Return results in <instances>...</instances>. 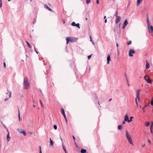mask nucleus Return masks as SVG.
<instances>
[{
    "label": "nucleus",
    "mask_w": 153,
    "mask_h": 153,
    "mask_svg": "<svg viewBox=\"0 0 153 153\" xmlns=\"http://www.w3.org/2000/svg\"><path fill=\"white\" fill-rule=\"evenodd\" d=\"M23 85L24 89H27L29 87V83L28 81V78L27 77H25L24 79Z\"/></svg>",
    "instance_id": "obj_1"
},
{
    "label": "nucleus",
    "mask_w": 153,
    "mask_h": 153,
    "mask_svg": "<svg viewBox=\"0 0 153 153\" xmlns=\"http://www.w3.org/2000/svg\"><path fill=\"white\" fill-rule=\"evenodd\" d=\"M141 90V89H138L137 90V92L136 97L135 98V102L137 106L138 105V103L137 100V98L139 100H140V93Z\"/></svg>",
    "instance_id": "obj_2"
},
{
    "label": "nucleus",
    "mask_w": 153,
    "mask_h": 153,
    "mask_svg": "<svg viewBox=\"0 0 153 153\" xmlns=\"http://www.w3.org/2000/svg\"><path fill=\"white\" fill-rule=\"evenodd\" d=\"M135 53V51L132 49H130L129 51V56L130 57H132L133 56L132 54H134Z\"/></svg>",
    "instance_id": "obj_3"
},
{
    "label": "nucleus",
    "mask_w": 153,
    "mask_h": 153,
    "mask_svg": "<svg viewBox=\"0 0 153 153\" xmlns=\"http://www.w3.org/2000/svg\"><path fill=\"white\" fill-rule=\"evenodd\" d=\"M71 25L72 26H76V27H78L79 29L80 28V27L79 26V23H78L77 24H76L75 22H73L71 23Z\"/></svg>",
    "instance_id": "obj_4"
},
{
    "label": "nucleus",
    "mask_w": 153,
    "mask_h": 153,
    "mask_svg": "<svg viewBox=\"0 0 153 153\" xmlns=\"http://www.w3.org/2000/svg\"><path fill=\"white\" fill-rule=\"evenodd\" d=\"M128 24V22L127 21V19H126L125 20V21L124 22V23L123 24V25L122 26V28L123 29H124L125 28L126 26Z\"/></svg>",
    "instance_id": "obj_5"
},
{
    "label": "nucleus",
    "mask_w": 153,
    "mask_h": 153,
    "mask_svg": "<svg viewBox=\"0 0 153 153\" xmlns=\"http://www.w3.org/2000/svg\"><path fill=\"white\" fill-rule=\"evenodd\" d=\"M121 18L120 16H117L116 17V24L120 22Z\"/></svg>",
    "instance_id": "obj_6"
},
{
    "label": "nucleus",
    "mask_w": 153,
    "mask_h": 153,
    "mask_svg": "<svg viewBox=\"0 0 153 153\" xmlns=\"http://www.w3.org/2000/svg\"><path fill=\"white\" fill-rule=\"evenodd\" d=\"M127 139L128 142L130 143L131 145H134L133 143L132 142V139L130 136L127 138Z\"/></svg>",
    "instance_id": "obj_7"
},
{
    "label": "nucleus",
    "mask_w": 153,
    "mask_h": 153,
    "mask_svg": "<svg viewBox=\"0 0 153 153\" xmlns=\"http://www.w3.org/2000/svg\"><path fill=\"white\" fill-rule=\"evenodd\" d=\"M150 65L149 62L148 60H146V69H149V68Z\"/></svg>",
    "instance_id": "obj_8"
},
{
    "label": "nucleus",
    "mask_w": 153,
    "mask_h": 153,
    "mask_svg": "<svg viewBox=\"0 0 153 153\" xmlns=\"http://www.w3.org/2000/svg\"><path fill=\"white\" fill-rule=\"evenodd\" d=\"M111 60V55H110L108 54V56L107 57V64H109V61Z\"/></svg>",
    "instance_id": "obj_9"
},
{
    "label": "nucleus",
    "mask_w": 153,
    "mask_h": 153,
    "mask_svg": "<svg viewBox=\"0 0 153 153\" xmlns=\"http://www.w3.org/2000/svg\"><path fill=\"white\" fill-rule=\"evenodd\" d=\"M124 121H127L128 122V121H129L128 117L127 116V114L126 115H125V116Z\"/></svg>",
    "instance_id": "obj_10"
},
{
    "label": "nucleus",
    "mask_w": 153,
    "mask_h": 153,
    "mask_svg": "<svg viewBox=\"0 0 153 153\" xmlns=\"http://www.w3.org/2000/svg\"><path fill=\"white\" fill-rule=\"evenodd\" d=\"M7 141H9L10 139V134L9 132H8L7 134Z\"/></svg>",
    "instance_id": "obj_11"
},
{
    "label": "nucleus",
    "mask_w": 153,
    "mask_h": 153,
    "mask_svg": "<svg viewBox=\"0 0 153 153\" xmlns=\"http://www.w3.org/2000/svg\"><path fill=\"white\" fill-rule=\"evenodd\" d=\"M150 30H149V32L150 33H152L153 32V26H150Z\"/></svg>",
    "instance_id": "obj_12"
},
{
    "label": "nucleus",
    "mask_w": 153,
    "mask_h": 153,
    "mask_svg": "<svg viewBox=\"0 0 153 153\" xmlns=\"http://www.w3.org/2000/svg\"><path fill=\"white\" fill-rule=\"evenodd\" d=\"M44 6L45 8H47L49 10L51 11H52V10L51 8H50L47 4H45L44 5Z\"/></svg>",
    "instance_id": "obj_13"
},
{
    "label": "nucleus",
    "mask_w": 153,
    "mask_h": 153,
    "mask_svg": "<svg viewBox=\"0 0 153 153\" xmlns=\"http://www.w3.org/2000/svg\"><path fill=\"white\" fill-rule=\"evenodd\" d=\"M66 43L68 44L70 42H71V37H68L66 38Z\"/></svg>",
    "instance_id": "obj_14"
},
{
    "label": "nucleus",
    "mask_w": 153,
    "mask_h": 153,
    "mask_svg": "<svg viewBox=\"0 0 153 153\" xmlns=\"http://www.w3.org/2000/svg\"><path fill=\"white\" fill-rule=\"evenodd\" d=\"M147 26L148 27V28L149 29L150 28V24H149V22L148 19V16H147Z\"/></svg>",
    "instance_id": "obj_15"
},
{
    "label": "nucleus",
    "mask_w": 153,
    "mask_h": 153,
    "mask_svg": "<svg viewBox=\"0 0 153 153\" xmlns=\"http://www.w3.org/2000/svg\"><path fill=\"white\" fill-rule=\"evenodd\" d=\"M61 112L63 116L65 115V111L63 108H61Z\"/></svg>",
    "instance_id": "obj_16"
},
{
    "label": "nucleus",
    "mask_w": 153,
    "mask_h": 153,
    "mask_svg": "<svg viewBox=\"0 0 153 153\" xmlns=\"http://www.w3.org/2000/svg\"><path fill=\"white\" fill-rule=\"evenodd\" d=\"M143 0H137V6L139 5L142 2Z\"/></svg>",
    "instance_id": "obj_17"
},
{
    "label": "nucleus",
    "mask_w": 153,
    "mask_h": 153,
    "mask_svg": "<svg viewBox=\"0 0 153 153\" xmlns=\"http://www.w3.org/2000/svg\"><path fill=\"white\" fill-rule=\"evenodd\" d=\"M18 117L19 121H21L22 120V118H20V112L19 109H18Z\"/></svg>",
    "instance_id": "obj_18"
},
{
    "label": "nucleus",
    "mask_w": 153,
    "mask_h": 153,
    "mask_svg": "<svg viewBox=\"0 0 153 153\" xmlns=\"http://www.w3.org/2000/svg\"><path fill=\"white\" fill-rule=\"evenodd\" d=\"M9 98H6L5 99H4L5 101H7V100H8V99L9 98H10V97H11V92H9Z\"/></svg>",
    "instance_id": "obj_19"
},
{
    "label": "nucleus",
    "mask_w": 153,
    "mask_h": 153,
    "mask_svg": "<svg viewBox=\"0 0 153 153\" xmlns=\"http://www.w3.org/2000/svg\"><path fill=\"white\" fill-rule=\"evenodd\" d=\"M146 80L147 82L149 83H151L152 82V80L150 79L149 77L148 79Z\"/></svg>",
    "instance_id": "obj_20"
},
{
    "label": "nucleus",
    "mask_w": 153,
    "mask_h": 153,
    "mask_svg": "<svg viewBox=\"0 0 153 153\" xmlns=\"http://www.w3.org/2000/svg\"><path fill=\"white\" fill-rule=\"evenodd\" d=\"M89 37H90V41H91V42H92V44L93 45H95V43H94V42L91 36H89Z\"/></svg>",
    "instance_id": "obj_21"
},
{
    "label": "nucleus",
    "mask_w": 153,
    "mask_h": 153,
    "mask_svg": "<svg viewBox=\"0 0 153 153\" xmlns=\"http://www.w3.org/2000/svg\"><path fill=\"white\" fill-rule=\"evenodd\" d=\"M86 150L85 149H81L80 152L81 153H86Z\"/></svg>",
    "instance_id": "obj_22"
},
{
    "label": "nucleus",
    "mask_w": 153,
    "mask_h": 153,
    "mask_svg": "<svg viewBox=\"0 0 153 153\" xmlns=\"http://www.w3.org/2000/svg\"><path fill=\"white\" fill-rule=\"evenodd\" d=\"M19 132L21 133H22L24 136H26V133L25 131L22 130V131H19Z\"/></svg>",
    "instance_id": "obj_23"
},
{
    "label": "nucleus",
    "mask_w": 153,
    "mask_h": 153,
    "mask_svg": "<svg viewBox=\"0 0 153 153\" xmlns=\"http://www.w3.org/2000/svg\"><path fill=\"white\" fill-rule=\"evenodd\" d=\"M27 44V46L30 48H32V46H31V45L27 41H26Z\"/></svg>",
    "instance_id": "obj_24"
},
{
    "label": "nucleus",
    "mask_w": 153,
    "mask_h": 153,
    "mask_svg": "<svg viewBox=\"0 0 153 153\" xmlns=\"http://www.w3.org/2000/svg\"><path fill=\"white\" fill-rule=\"evenodd\" d=\"M50 146L53 145V141L52 140H51V137L50 138Z\"/></svg>",
    "instance_id": "obj_25"
},
{
    "label": "nucleus",
    "mask_w": 153,
    "mask_h": 153,
    "mask_svg": "<svg viewBox=\"0 0 153 153\" xmlns=\"http://www.w3.org/2000/svg\"><path fill=\"white\" fill-rule=\"evenodd\" d=\"M118 129L119 130H121L122 129V126L121 125H119L118 126Z\"/></svg>",
    "instance_id": "obj_26"
},
{
    "label": "nucleus",
    "mask_w": 153,
    "mask_h": 153,
    "mask_svg": "<svg viewBox=\"0 0 153 153\" xmlns=\"http://www.w3.org/2000/svg\"><path fill=\"white\" fill-rule=\"evenodd\" d=\"M62 146L63 147V150H64V151H65V150L66 149V147H65V146L62 143Z\"/></svg>",
    "instance_id": "obj_27"
},
{
    "label": "nucleus",
    "mask_w": 153,
    "mask_h": 153,
    "mask_svg": "<svg viewBox=\"0 0 153 153\" xmlns=\"http://www.w3.org/2000/svg\"><path fill=\"white\" fill-rule=\"evenodd\" d=\"M129 136H130L129 134H128V131H126V138H127Z\"/></svg>",
    "instance_id": "obj_28"
},
{
    "label": "nucleus",
    "mask_w": 153,
    "mask_h": 153,
    "mask_svg": "<svg viewBox=\"0 0 153 153\" xmlns=\"http://www.w3.org/2000/svg\"><path fill=\"white\" fill-rule=\"evenodd\" d=\"M118 11L117 10H116V13L115 15V17H117V16H118Z\"/></svg>",
    "instance_id": "obj_29"
},
{
    "label": "nucleus",
    "mask_w": 153,
    "mask_h": 153,
    "mask_svg": "<svg viewBox=\"0 0 153 153\" xmlns=\"http://www.w3.org/2000/svg\"><path fill=\"white\" fill-rule=\"evenodd\" d=\"M133 118V117H130V120H129V121H128V123H130V122H131V121H132V119Z\"/></svg>",
    "instance_id": "obj_30"
},
{
    "label": "nucleus",
    "mask_w": 153,
    "mask_h": 153,
    "mask_svg": "<svg viewBox=\"0 0 153 153\" xmlns=\"http://www.w3.org/2000/svg\"><path fill=\"white\" fill-rule=\"evenodd\" d=\"M91 2V0H86V3L87 4H88Z\"/></svg>",
    "instance_id": "obj_31"
},
{
    "label": "nucleus",
    "mask_w": 153,
    "mask_h": 153,
    "mask_svg": "<svg viewBox=\"0 0 153 153\" xmlns=\"http://www.w3.org/2000/svg\"><path fill=\"white\" fill-rule=\"evenodd\" d=\"M75 41V39H74L71 38V42H73Z\"/></svg>",
    "instance_id": "obj_32"
},
{
    "label": "nucleus",
    "mask_w": 153,
    "mask_h": 153,
    "mask_svg": "<svg viewBox=\"0 0 153 153\" xmlns=\"http://www.w3.org/2000/svg\"><path fill=\"white\" fill-rule=\"evenodd\" d=\"M131 40L127 42V44L128 45H129L131 44Z\"/></svg>",
    "instance_id": "obj_33"
},
{
    "label": "nucleus",
    "mask_w": 153,
    "mask_h": 153,
    "mask_svg": "<svg viewBox=\"0 0 153 153\" xmlns=\"http://www.w3.org/2000/svg\"><path fill=\"white\" fill-rule=\"evenodd\" d=\"M147 107V105H145V106H144V107H143L142 108V109L143 110V112H145V111L144 110V109H145V107Z\"/></svg>",
    "instance_id": "obj_34"
},
{
    "label": "nucleus",
    "mask_w": 153,
    "mask_h": 153,
    "mask_svg": "<svg viewBox=\"0 0 153 153\" xmlns=\"http://www.w3.org/2000/svg\"><path fill=\"white\" fill-rule=\"evenodd\" d=\"M53 128L55 130L57 129V126L56 125H55L53 126Z\"/></svg>",
    "instance_id": "obj_35"
},
{
    "label": "nucleus",
    "mask_w": 153,
    "mask_h": 153,
    "mask_svg": "<svg viewBox=\"0 0 153 153\" xmlns=\"http://www.w3.org/2000/svg\"><path fill=\"white\" fill-rule=\"evenodd\" d=\"M149 125H150V123L149 122H148L146 123V124H145V126H149Z\"/></svg>",
    "instance_id": "obj_36"
},
{
    "label": "nucleus",
    "mask_w": 153,
    "mask_h": 153,
    "mask_svg": "<svg viewBox=\"0 0 153 153\" xmlns=\"http://www.w3.org/2000/svg\"><path fill=\"white\" fill-rule=\"evenodd\" d=\"M151 104L153 106V98L151 100Z\"/></svg>",
    "instance_id": "obj_37"
},
{
    "label": "nucleus",
    "mask_w": 153,
    "mask_h": 153,
    "mask_svg": "<svg viewBox=\"0 0 153 153\" xmlns=\"http://www.w3.org/2000/svg\"><path fill=\"white\" fill-rule=\"evenodd\" d=\"M63 116H64V118L65 119V121H66V122L67 123V118H66V117L65 115H64Z\"/></svg>",
    "instance_id": "obj_38"
},
{
    "label": "nucleus",
    "mask_w": 153,
    "mask_h": 153,
    "mask_svg": "<svg viewBox=\"0 0 153 153\" xmlns=\"http://www.w3.org/2000/svg\"><path fill=\"white\" fill-rule=\"evenodd\" d=\"M92 55V54L91 55H90L89 56H88V59H90L91 58V55Z\"/></svg>",
    "instance_id": "obj_39"
},
{
    "label": "nucleus",
    "mask_w": 153,
    "mask_h": 153,
    "mask_svg": "<svg viewBox=\"0 0 153 153\" xmlns=\"http://www.w3.org/2000/svg\"><path fill=\"white\" fill-rule=\"evenodd\" d=\"M2 6V0H0V8Z\"/></svg>",
    "instance_id": "obj_40"
},
{
    "label": "nucleus",
    "mask_w": 153,
    "mask_h": 153,
    "mask_svg": "<svg viewBox=\"0 0 153 153\" xmlns=\"http://www.w3.org/2000/svg\"><path fill=\"white\" fill-rule=\"evenodd\" d=\"M39 101H40V104H41V106L43 107V105L42 104V101L41 100H39Z\"/></svg>",
    "instance_id": "obj_41"
},
{
    "label": "nucleus",
    "mask_w": 153,
    "mask_h": 153,
    "mask_svg": "<svg viewBox=\"0 0 153 153\" xmlns=\"http://www.w3.org/2000/svg\"><path fill=\"white\" fill-rule=\"evenodd\" d=\"M153 127V122L152 123V124L150 126V128H152V127Z\"/></svg>",
    "instance_id": "obj_42"
},
{
    "label": "nucleus",
    "mask_w": 153,
    "mask_h": 153,
    "mask_svg": "<svg viewBox=\"0 0 153 153\" xmlns=\"http://www.w3.org/2000/svg\"><path fill=\"white\" fill-rule=\"evenodd\" d=\"M4 68H6V63H5V62H4Z\"/></svg>",
    "instance_id": "obj_43"
},
{
    "label": "nucleus",
    "mask_w": 153,
    "mask_h": 153,
    "mask_svg": "<svg viewBox=\"0 0 153 153\" xmlns=\"http://www.w3.org/2000/svg\"><path fill=\"white\" fill-rule=\"evenodd\" d=\"M95 95V100H97V97L96 95H95V94H94Z\"/></svg>",
    "instance_id": "obj_44"
},
{
    "label": "nucleus",
    "mask_w": 153,
    "mask_h": 153,
    "mask_svg": "<svg viewBox=\"0 0 153 153\" xmlns=\"http://www.w3.org/2000/svg\"><path fill=\"white\" fill-rule=\"evenodd\" d=\"M97 3V4H99V0H97V2H96Z\"/></svg>",
    "instance_id": "obj_45"
},
{
    "label": "nucleus",
    "mask_w": 153,
    "mask_h": 153,
    "mask_svg": "<svg viewBox=\"0 0 153 153\" xmlns=\"http://www.w3.org/2000/svg\"><path fill=\"white\" fill-rule=\"evenodd\" d=\"M148 142H149V143L150 144H151V142L150 140L149 139H148Z\"/></svg>",
    "instance_id": "obj_46"
},
{
    "label": "nucleus",
    "mask_w": 153,
    "mask_h": 153,
    "mask_svg": "<svg viewBox=\"0 0 153 153\" xmlns=\"http://www.w3.org/2000/svg\"><path fill=\"white\" fill-rule=\"evenodd\" d=\"M125 76L126 79V78H127V76L126 74V73H125Z\"/></svg>",
    "instance_id": "obj_47"
},
{
    "label": "nucleus",
    "mask_w": 153,
    "mask_h": 153,
    "mask_svg": "<svg viewBox=\"0 0 153 153\" xmlns=\"http://www.w3.org/2000/svg\"><path fill=\"white\" fill-rule=\"evenodd\" d=\"M34 49H35V51H36V53H37V54H38V52L36 51V48H35V47H34Z\"/></svg>",
    "instance_id": "obj_48"
},
{
    "label": "nucleus",
    "mask_w": 153,
    "mask_h": 153,
    "mask_svg": "<svg viewBox=\"0 0 153 153\" xmlns=\"http://www.w3.org/2000/svg\"><path fill=\"white\" fill-rule=\"evenodd\" d=\"M73 137L74 140L75 141V138L74 135L73 136Z\"/></svg>",
    "instance_id": "obj_49"
},
{
    "label": "nucleus",
    "mask_w": 153,
    "mask_h": 153,
    "mask_svg": "<svg viewBox=\"0 0 153 153\" xmlns=\"http://www.w3.org/2000/svg\"><path fill=\"white\" fill-rule=\"evenodd\" d=\"M107 22V19H105V23H106Z\"/></svg>",
    "instance_id": "obj_50"
},
{
    "label": "nucleus",
    "mask_w": 153,
    "mask_h": 153,
    "mask_svg": "<svg viewBox=\"0 0 153 153\" xmlns=\"http://www.w3.org/2000/svg\"><path fill=\"white\" fill-rule=\"evenodd\" d=\"M62 21H63V24H65V21L64 20H63Z\"/></svg>",
    "instance_id": "obj_51"
},
{
    "label": "nucleus",
    "mask_w": 153,
    "mask_h": 153,
    "mask_svg": "<svg viewBox=\"0 0 153 153\" xmlns=\"http://www.w3.org/2000/svg\"><path fill=\"white\" fill-rule=\"evenodd\" d=\"M18 130L19 131H22V130L21 129H19V128H18Z\"/></svg>",
    "instance_id": "obj_52"
},
{
    "label": "nucleus",
    "mask_w": 153,
    "mask_h": 153,
    "mask_svg": "<svg viewBox=\"0 0 153 153\" xmlns=\"http://www.w3.org/2000/svg\"><path fill=\"white\" fill-rule=\"evenodd\" d=\"M39 153H42V150H39Z\"/></svg>",
    "instance_id": "obj_53"
},
{
    "label": "nucleus",
    "mask_w": 153,
    "mask_h": 153,
    "mask_svg": "<svg viewBox=\"0 0 153 153\" xmlns=\"http://www.w3.org/2000/svg\"><path fill=\"white\" fill-rule=\"evenodd\" d=\"M126 80L127 82H128V78H126Z\"/></svg>",
    "instance_id": "obj_54"
},
{
    "label": "nucleus",
    "mask_w": 153,
    "mask_h": 153,
    "mask_svg": "<svg viewBox=\"0 0 153 153\" xmlns=\"http://www.w3.org/2000/svg\"><path fill=\"white\" fill-rule=\"evenodd\" d=\"M116 46L117 48L118 47L119 45L117 43L116 44Z\"/></svg>",
    "instance_id": "obj_55"
},
{
    "label": "nucleus",
    "mask_w": 153,
    "mask_h": 153,
    "mask_svg": "<svg viewBox=\"0 0 153 153\" xmlns=\"http://www.w3.org/2000/svg\"><path fill=\"white\" fill-rule=\"evenodd\" d=\"M125 121H123V124H125Z\"/></svg>",
    "instance_id": "obj_56"
},
{
    "label": "nucleus",
    "mask_w": 153,
    "mask_h": 153,
    "mask_svg": "<svg viewBox=\"0 0 153 153\" xmlns=\"http://www.w3.org/2000/svg\"><path fill=\"white\" fill-rule=\"evenodd\" d=\"M104 19H106V16H105L104 17Z\"/></svg>",
    "instance_id": "obj_57"
},
{
    "label": "nucleus",
    "mask_w": 153,
    "mask_h": 153,
    "mask_svg": "<svg viewBox=\"0 0 153 153\" xmlns=\"http://www.w3.org/2000/svg\"><path fill=\"white\" fill-rule=\"evenodd\" d=\"M145 144H144L142 146V147H145Z\"/></svg>",
    "instance_id": "obj_58"
},
{
    "label": "nucleus",
    "mask_w": 153,
    "mask_h": 153,
    "mask_svg": "<svg viewBox=\"0 0 153 153\" xmlns=\"http://www.w3.org/2000/svg\"><path fill=\"white\" fill-rule=\"evenodd\" d=\"M40 91L41 93H42V95H43L42 92V90H41V89H40Z\"/></svg>",
    "instance_id": "obj_59"
},
{
    "label": "nucleus",
    "mask_w": 153,
    "mask_h": 153,
    "mask_svg": "<svg viewBox=\"0 0 153 153\" xmlns=\"http://www.w3.org/2000/svg\"><path fill=\"white\" fill-rule=\"evenodd\" d=\"M146 75L145 76H144V78L146 80Z\"/></svg>",
    "instance_id": "obj_60"
},
{
    "label": "nucleus",
    "mask_w": 153,
    "mask_h": 153,
    "mask_svg": "<svg viewBox=\"0 0 153 153\" xmlns=\"http://www.w3.org/2000/svg\"><path fill=\"white\" fill-rule=\"evenodd\" d=\"M112 100V99H110L109 100H108V102H109Z\"/></svg>",
    "instance_id": "obj_61"
},
{
    "label": "nucleus",
    "mask_w": 153,
    "mask_h": 153,
    "mask_svg": "<svg viewBox=\"0 0 153 153\" xmlns=\"http://www.w3.org/2000/svg\"><path fill=\"white\" fill-rule=\"evenodd\" d=\"M39 150H41V146H39Z\"/></svg>",
    "instance_id": "obj_62"
},
{
    "label": "nucleus",
    "mask_w": 153,
    "mask_h": 153,
    "mask_svg": "<svg viewBox=\"0 0 153 153\" xmlns=\"http://www.w3.org/2000/svg\"><path fill=\"white\" fill-rule=\"evenodd\" d=\"M127 84H128V85L129 86V82H127Z\"/></svg>",
    "instance_id": "obj_63"
},
{
    "label": "nucleus",
    "mask_w": 153,
    "mask_h": 153,
    "mask_svg": "<svg viewBox=\"0 0 153 153\" xmlns=\"http://www.w3.org/2000/svg\"><path fill=\"white\" fill-rule=\"evenodd\" d=\"M65 153H67V151L66 150H65Z\"/></svg>",
    "instance_id": "obj_64"
}]
</instances>
